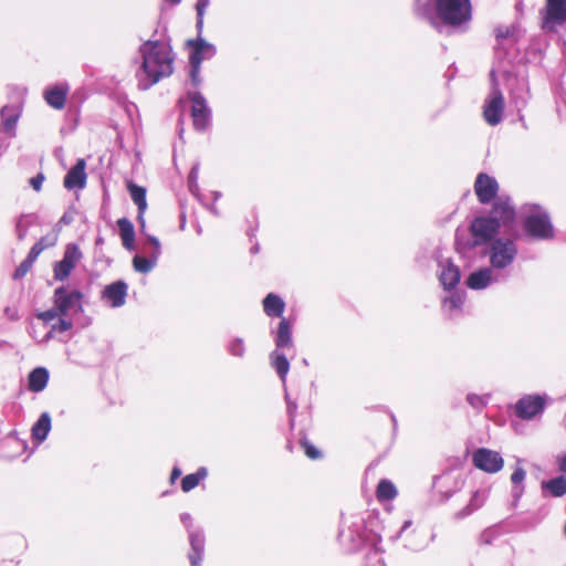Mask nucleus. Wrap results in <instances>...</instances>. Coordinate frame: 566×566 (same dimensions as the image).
Returning <instances> with one entry per match:
<instances>
[{
  "label": "nucleus",
  "mask_w": 566,
  "mask_h": 566,
  "mask_svg": "<svg viewBox=\"0 0 566 566\" xmlns=\"http://www.w3.org/2000/svg\"><path fill=\"white\" fill-rule=\"evenodd\" d=\"M413 12L440 33L444 28L464 32L472 20L470 0H415Z\"/></svg>",
  "instance_id": "obj_1"
},
{
  "label": "nucleus",
  "mask_w": 566,
  "mask_h": 566,
  "mask_svg": "<svg viewBox=\"0 0 566 566\" xmlns=\"http://www.w3.org/2000/svg\"><path fill=\"white\" fill-rule=\"evenodd\" d=\"M377 524L378 517L371 513L367 517L363 514H342L337 538L343 549L350 554L364 548L369 551L379 545L381 536L375 530Z\"/></svg>",
  "instance_id": "obj_2"
},
{
  "label": "nucleus",
  "mask_w": 566,
  "mask_h": 566,
  "mask_svg": "<svg viewBox=\"0 0 566 566\" xmlns=\"http://www.w3.org/2000/svg\"><path fill=\"white\" fill-rule=\"evenodd\" d=\"M515 208L511 205L509 198L500 197L493 202L489 216H478L470 223V233L473 237V245L486 247L493 240L500 238L501 226L505 231L514 229Z\"/></svg>",
  "instance_id": "obj_3"
},
{
  "label": "nucleus",
  "mask_w": 566,
  "mask_h": 566,
  "mask_svg": "<svg viewBox=\"0 0 566 566\" xmlns=\"http://www.w3.org/2000/svg\"><path fill=\"white\" fill-rule=\"evenodd\" d=\"M142 64L137 71L138 86L148 90L161 78L168 77L174 72V57L168 49L159 40H147L139 46Z\"/></svg>",
  "instance_id": "obj_4"
},
{
  "label": "nucleus",
  "mask_w": 566,
  "mask_h": 566,
  "mask_svg": "<svg viewBox=\"0 0 566 566\" xmlns=\"http://www.w3.org/2000/svg\"><path fill=\"white\" fill-rule=\"evenodd\" d=\"M504 233L505 235L493 240L483 249V254L489 258L490 268L496 271L511 266L518 253L516 241L520 232L516 226Z\"/></svg>",
  "instance_id": "obj_5"
},
{
  "label": "nucleus",
  "mask_w": 566,
  "mask_h": 566,
  "mask_svg": "<svg viewBox=\"0 0 566 566\" xmlns=\"http://www.w3.org/2000/svg\"><path fill=\"white\" fill-rule=\"evenodd\" d=\"M522 227L525 235L533 240L548 241L555 237L551 217L539 205L530 206L528 213L523 218Z\"/></svg>",
  "instance_id": "obj_6"
},
{
  "label": "nucleus",
  "mask_w": 566,
  "mask_h": 566,
  "mask_svg": "<svg viewBox=\"0 0 566 566\" xmlns=\"http://www.w3.org/2000/svg\"><path fill=\"white\" fill-rule=\"evenodd\" d=\"M493 67L496 69V74L500 73L502 75L505 87L509 91L510 103L520 114L530 99V88L526 76L514 73L512 69L505 67L503 63H499Z\"/></svg>",
  "instance_id": "obj_7"
},
{
  "label": "nucleus",
  "mask_w": 566,
  "mask_h": 566,
  "mask_svg": "<svg viewBox=\"0 0 566 566\" xmlns=\"http://www.w3.org/2000/svg\"><path fill=\"white\" fill-rule=\"evenodd\" d=\"M491 91L483 104V118L490 126H496L503 119L505 101L500 88L496 69L490 71Z\"/></svg>",
  "instance_id": "obj_8"
},
{
  "label": "nucleus",
  "mask_w": 566,
  "mask_h": 566,
  "mask_svg": "<svg viewBox=\"0 0 566 566\" xmlns=\"http://www.w3.org/2000/svg\"><path fill=\"white\" fill-rule=\"evenodd\" d=\"M187 98L191 102L190 116L196 132L205 133L211 127L212 109L199 91H188Z\"/></svg>",
  "instance_id": "obj_9"
},
{
  "label": "nucleus",
  "mask_w": 566,
  "mask_h": 566,
  "mask_svg": "<svg viewBox=\"0 0 566 566\" xmlns=\"http://www.w3.org/2000/svg\"><path fill=\"white\" fill-rule=\"evenodd\" d=\"M83 298L84 294L80 290H70L67 285H61L54 290L53 305L60 312V316H66L70 312H83Z\"/></svg>",
  "instance_id": "obj_10"
},
{
  "label": "nucleus",
  "mask_w": 566,
  "mask_h": 566,
  "mask_svg": "<svg viewBox=\"0 0 566 566\" xmlns=\"http://www.w3.org/2000/svg\"><path fill=\"white\" fill-rule=\"evenodd\" d=\"M83 253L80 247L70 242L65 245L63 256L53 264V279L57 282H64L82 260Z\"/></svg>",
  "instance_id": "obj_11"
},
{
  "label": "nucleus",
  "mask_w": 566,
  "mask_h": 566,
  "mask_svg": "<svg viewBox=\"0 0 566 566\" xmlns=\"http://www.w3.org/2000/svg\"><path fill=\"white\" fill-rule=\"evenodd\" d=\"M542 28L545 31H555L566 22V0H546L542 11Z\"/></svg>",
  "instance_id": "obj_12"
},
{
  "label": "nucleus",
  "mask_w": 566,
  "mask_h": 566,
  "mask_svg": "<svg viewBox=\"0 0 566 566\" xmlns=\"http://www.w3.org/2000/svg\"><path fill=\"white\" fill-rule=\"evenodd\" d=\"M546 401L539 395H526L514 405L515 415L522 420H531L545 410Z\"/></svg>",
  "instance_id": "obj_13"
},
{
  "label": "nucleus",
  "mask_w": 566,
  "mask_h": 566,
  "mask_svg": "<svg viewBox=\"0 0 566 566\" xmlns=\"http://www.w3.org/2000/svg\"><path fill=\"white\" fill-rule=\"evenodd\" d=\"M473 465L488 473H496L502 470L504 460L502 455L486 448H479L472 455Z\"/></svg>",
  "instance_id": "obj_14"
},
{
  "label": "nucleus",
  "mask_w": 566,
  "mask_h": 566,
  "mask_svg": "<svg viewBox=\"0 0 566 566\" xmlns=\"http://www.w3.org/2000/svg\"><path fill=\"white\" fill-rule=\"evenodd\" d=\"M127 293L128 284L124 280H116L104 286L101 301L112 308H118L125 304Z\"/></svg>",
  "instance_id": "obj_15"
},
{
  "label": "nucleus",
  "mask_w": 566,
  "mask_h": 566,
  "mask_svg": "<svg viewBox=\"0 0 566 566\" xmlns=\"http://www.w3.org/2000/svg\"><path fill=\"white\" fill-rule=\"evenodd\" d=\"M190 48L189 63L202 64L205 60H210L217 54L216 46L202 38V33H197L196 39L187 41Z\"/></svg>",
  "instance_id": "obj_16"
},
{
  "label": "nucleus",
  "mask_w": 566,
  "mask_h": 566,
  "mask_svg": "<svg viewBox=\"0 0 566 566\" xmlns=\"http://www.w3.org/2000/svg\"><path fill=\"white\" fill-rule=\"evenodd\" d=\"M474 190L478 200L482 205H489L499 199L496 198L499 184L494 177H491L485 172H480L478 175L474 184Z\"/></svg>",
  "instance_id": "obj_17"
},
{
  "label": "nucleus",
  "mask_w": 566,
  "mask_h": 566,
  "mask_svg": "<svg viewBox=\"0 0 566 566\" xmlns=\"http://www.w3.org/2000/svg\"><path fill=\"white\" fill-rule=\"evenodd\" d=\"M190 551L188 553V559L191 566H201L205 547L206 536L202 527H197L196 531H191L188 536Z\"/></svg>",
  "instance_id": "obj_18"
},
{
  "label": "nucleus",
  "mask_w": 566,
  "mask_h": 566,
  "mask_svg": "<svg viewBox=\"0 0 566 566\" xmlns=\"http://www.w3.org/2000/svg\"><path fill=\"white\" fill-rule=\"evenodd\" d=\"M441 272L439 273V281L446 291L455 290L461 280V271L451 259L440 262Z\"/></svg>",
  "instance_id": "obj_19"
},
{
  "label": "nucleus",
  "mask_w": 566,
  "mask_h": 566,
  "mask_svg": "<svg viewBox=\"0 0 566 566\" xmlns=\"http://www.w3.org/2000/svg\"><path fill=\"white\" fill-rule=\"evenodd\" d=\"M493 269L490 266L479 268L471 272L465 279V285L474 291L486 289L492 282H499V276L492 275Z\"/></svg>",
  "instance_id": "obj_20"
},
{
  "label": "nucleus",
  "mask_w": 566,
  "mask_h": 566,
  "mask_svg": "<svg viewBox=\"0 0 566 566\" xmlns=\"http://www.w3.org/2000/svg\"><path fill=\"white\" fill-rule=\"evenodd\" d=\"M85 160L77 159L75 165L64 176L63 185L67 190L83 189L86 185Z\"/></svg>",
  "instance_id": "obj_21"
},
{
  "label": "nucleus",
  "mask_w": 566,
  "mask_h": 566,
  "mask_svg": "<svg viewBox=\"0 0 566 566\" xmlns=\"http://www.w3.org/2000/svg\"><path fill=\"white\" fill-rule=\"evenodd\" d=\"M21 115V106L19 104L4 105L0 111L1 130L6 134L14 135L17 123Z\"/></svg>",
  "instance_id": "obj_22"
},
{
  "label": "nucleus",
  "mask_w": 566,
  "mask_h": 566,
  "mask_svg": "<svg viewBox=\"0 0 566 566\" xmlns=\"http://www.w3.org/2000/svg\"><path fill=\"white\" fill-rule=\"evenodd\" d=\"M274 333L275 349L293 347L292 323L282 317Z\"/></svg>",
  "instance_id": "obj_23"
},
{
  "label": "nucleus",
  "mask_w": 566,
  "mask_h": 566,
  "mask_svg": "<svg viewBox=\"0 0 566 566\" xmlns=\"http://www.w3.org/2000/svg\"><path fill=\"white\" fill-rule=\"evenodd\" d=\"M543 497H562L566 494V476L557 475L541 482Z\"/></svg>",
  "instance_id": "obj_24"
},
{
  "label": "nucleus",
  "mask_w": 566,
  "mask_h": 566,
  "mask_svg": "<svg viewBox=\"0 0 566 566\" xmlns=\"http://www.w3.org/2000/svg\"><path fill=\"white\" fill-rule=\"evenodd\" d=\"M526 476V471L521 465V460H517L516 467L511 475V482H512V505L514 507L517 506L521 497L524 494L525 486H524V480Z\"/></svg>",
  "instance_id": "obj_25"
},
{
  "label": "nucleus",
  "mask_w": 566,
  "mask_h": 566,
  "mask_svg": "<svg viewBox=\"0 0 566 566\" xmlns=\"http://www.w3.org/2000/svg\"><path fill=\"white\" fill-rule=\"evenodd\" d=\"M69 88L60 85L50 86L44 91V99L54 109H62L65 106Z\"/></svg>",
  "instance_id": "obj_26"
},
{
  "label": "nucleus",
  "mask_w": 566,
  "mask_h": 566,
  "mask_svg": "<svg viewBox=\"0 0 566 566\" xmlns=\"http://www.w3.org/2000/svg\"><path fill=\"white\" fill-rule=\"evenodd\" d=\"M49 370L45 367H35L28 375V389L32 392H41L48 385Z\"/></svg>",
  "instance_id": "obj_27"
},
{
  "label": "nucleus",
  "mask_w": 566,
  "mask_h": 566,
  "mask_svg": "<svg viewBox=\"0 0 566 566\" xmlns=\"http://www.w3.org/2000/svg\"><path fill=\"white\" fill-rule=\"evenodd\" d=\"M117 227L123 247L128 251H133L135 249L136 237L133 222L127 218H119L117 220Z\"/></svg>",
  "instance_id": "obj_28"
},
{
  "label": "nucleus",
  "mask_w": 566,
  "mask_h": 566,
  "mask_svg": "<svg viewBox=\"0 0 566 566\" xmlns=\"http://www.w3.org/2000/svg\"><path fill=\"white\" fill-rule=\"evenodd\" d=\"M263 311L269 317H281L285 310V302L284 300L275 294V293H269L263 298Z\"/></svg>",
  "instance_id": "obj_29"
},
{
  "label": "nucleus",
  "mask_w": 566,
  "mask_h": 566,
  "mask_svg": "<svg viewBox=\"0 0 566 566\" xmlns=\"http://www.w3.org/2000/svg\"><path fill=\"white\" fill-rule=\"evenodd\" d=\"M51 416L49 412H42L31 429L33 441L42 443L51 430Z\"/></svg>",
  "instance_id": "obj_30"
},
{
  "label": "nucleus",
  "mask_w": 566,
  "mask_h": 566,
  "mask_svg": "<svg viewBox=\"0 0 566 566\" xmlns=\"http://www.w3.org/2000/svg\"><path fill=\"white\" fill-rule=\"evenodd\" d=\"M486 494L485 491L476 490L473 492L469 503L460 511L454 514L455 520H463L471 514H473L476 510H479L485 502Z\"/></svg>",
  "instance_id": "obj_31"
},
{
  "label": "nucleus",
  "mask_w": 566,
  "mask_h": 566,
  "mask_svg": "<svg viewBox=\"0 0 566 566\" xmlns=\"http://www.w3.org/2000/svg\"><path fill=\"white\" fill-rule=\"evenodd\" d=\"M270 364L275 369L280 379L285 384L286 376L290 370V361L281 349H274L270 354Z\"/></svg>",
  "instance_id": "obj_32"
},
{
  "label": "nucleus",
  "mask_w": 566,
  "mask_h": 566,
  "mask_svg": "<svg viewBox=\"0 0 566 566\" xmlns=\"http://www.w3.org/2000/svg\"><path fill=\"white\" fill-rule=\"evenodd\" d=\"M159 256L151 252L148 253V256L136 254L133 258V268L136 272L148 273L157 265Z\"/></svg>",
  "instance_id": "obj_33"
},
{
  "label": "nucleus",
  "mask_w": 566,
  "mask_h": 566,
  "mask_svg": "<svg viewBox=\"0 0 566 566\" xmlns=\"http://www.w3.org/2000/svg\"><path fill=\"white\" fill-rule=\"evenodd\" d=\"M207 475H208L207 468L200 467L195 473L187 474L181 479V483H180L181 490L184 492H190L196 486H198L200 481L206 479Z\"/></svg>",
  "instance_id": "obj_34"
},
{
  "label": "nucleus",
  "mask_w": 566,
  "mask_h": 566,
  "mask_svg": "<svg viewBox=\"0 0 566 566\" xmlns=\"http://www.w3.org/2000/svg\"><path fill=\"white\" fill-rule=\"evenodd\" d=\"M127 188L132 200L137 206V210L140 212H145L147 209L146 188L136 185L132 181L127 185Z\"/></svg>",
  "instance_id": "obj_35"
},
{
  "label": "nucleus",
  "mask_w": 566,
  "mask_h": 566,
  "mask_svg": "<svg viewBox=\"0 0 566 566\" xmlns=\"http://www.w3.org/2000/svg\"><path fill=\"white\" fill-rule=\"evenodd\" d=\"M376 495L379 501H390L397 496V489L390 480L381 479L378 482Z\"/></svg>",
  "instance_id": "obj_36"
},
{
  "label": "nucleus",
  "mask_w": 566,
  "mask_h": 566,
  "mask_svg": "<svg viewBox=\"0 0 566 566\" xmlns=\"http://www.w3.org/2000/svg\"><path fill=\"white\" fill-rule=\"evenodd\" d=\"M451 294L443 298V306L450 312L453 313L455 311H460L465 300L464 292H460L459 290L450 291Z\"/></svg>",
  "instance_id": "obj_37"
},
{
  "label": "nucleus",
  "mask_w": 566,
  "mask_h": 566,
  "mask_svg": "<svg viewBox=\"0 0 566 566\" xmlns=\"http://www.w3.org/2000/svg\"><path fill=\"white\" fill-rule=\"evenodd\" d=\"M199 176V164H195L188 175V189L192 196H195L201 203H203V197L200 195V188L198 185Z\"/></svg>",
  "instance_id": "obj_38"
},
{
  "label": "nucleus",
  "mask_w": 566,
  "mask_h": 566,
  "mask_svg": "<svg viewBox=\"0 0 566 566\" xmlns=\"http://www.w3.org/2000/svg\"><path fill=\"white\" fill-rule=\"evenodd\" d=\"M454 247L459 253H468L479 245H473V237L469 239L462 234L459 229H457L454 235Z\"/></svg>",
  "instance_id": "obj_39"
},
{
  "label": "nucleus",
  "mask_w": 566,
  "mask_h": 566,
  "mask_svg": "<svg viewBox=\"0 0 566 566\" xmlns=\"http://www.w3.org/2000/svg\"><path fill=\"white\" fill-rule=\"evenodd\" d=\"M228 353L238 358H242L245 355L244 340L241 337H233L227 345Z\"/></svg>",
  "instance_id": "obj_40"
},
{
  "label": "nucleus",
  "mask_w": 566,
  "mask_h": 566,
  "mask_svg": "<svg viewBox=\"0 0 566 566\" xmlns=\"http://www.w3.org/2000/svg\"><path fill=\"white\" fill-rule=\"evenodd\" d=\"M210 0H197L196 2V30L197 33H202L203 31V19L206 9L208 8Z\"/></svg>",
  "instance_id": "obj_41"
},
{
  "label": "nucleus",
  "mask_w": 566,
  "mask_h": 566,
  "mask_svg": "<svg viewBox=\"0 0 566 566\" xmlns=\"http://www.w3.org/2000/svg\"><path fill=\"white\" fill-rule=\"evenodd\" d=\"M300 446L304 450V453L311 460H317L323 457L321 450H318L314 444H312L305 434L300 437Z\"/></svg>",
  "instance_id": "obj_42"
},
{
  "label": "nucleus",
  "mask_w": 566,
  "mask_h": 566,
  "mask_svg": "<svg viewBox=\"0 0 566 566\" xmlns=\"http://www.w3.org/2000/svg\"><path fill=\"white\" fill-rule=\"evenodd\" d=\"M31 218H32V216H30V214H22L17 220L15 232H17V238L19 241H22L25 239V237L28 234V229L31 224V221H30Z\"/></svg>",
  "instance_id": "obj_43"
},
{
  "label": "nucleus",
  "mask_w": 566,
  "mask_h": 566,
  "mask_svg": "<svg viewBox=\"0 0 566 566\" xmlns=\"http://www.w3.org/2000/svg\"><path fill=\"white\" fill-rule=\"evenodd\" d=\"M365 559L366 562L364 566H385L379 545L373 549L367 551Z\"/></svg>",
  "instance_id": "obj_44"
},
{
  "label": "nucleus",
  "mask_w": 566,
  "mask_h": 566,
  "mask_svg": "<svg viewBox=\"0 0 566 566\" xmlns=\"http://www.w3.org/2000/svg\"><path fill=\"white\" fill-rule=\"evenodd\" d=\"M465 400L474 410L481 411L488 405L489 395L468 394Z\"/></svg>",
  "instance_id": "obj_45"
},
{
  "label": "nucleus",
  "mask_w": 566,
  "mask_h": 566,
  "mask_svg": "<svg viewBox=\"0 0 566 566\" xmlns=\"http://www.w3.org/2000/svg\"><path fill=\"white\" fill-rule=\"evenodd\" d=\"M201 65L189 63V83L193 88H199L202 84Z\"/></svg>",
  "instance_id": "obj_46"
},
{
  "label": "nucleus",
  "mask_w": 566,
  "mask_h": 566,
  "mask_svg": "<svg viewBox=\"0 0 566 566\" xmlns=\"http://www.w3.org/2000/svg\"><path fill=\"white\" fill-rule=\"evenodd\" d=\"M34 262L25 258L13 272V280H21L31 270Z\"/></svg>",
  "instance_id": "obj_47"
},
{
  "label": "nucleus",
  "mask_w": 566,
  "mask_h": 566,
  "mask_svg": "<svg viewBox=\"0 0 566 566\" xmlns=\"http://www.w3.org/2000/svg\"><path fill=\"white\" fill-rule=\"evenodd\" d=\"M53 244H54V242H51V243L35 242V243L31 247V249H30V251H29V253H28L27 258H28L30 261L35 262V260H36V259H38V256L41 254V252H42L45 248H48L49 245H53Z\"/></svg>",
  "instance_id": "obj_48"
},
{
  "label": "nucleus",
  "mask_w": 566,
  "mask_h": 566,
  "mask_svg": "<svg viewBox=\"0 0 566 566\" xmlns=\"http://www.w3.org/2000/svg\"><path fill=\"white\" fill-rule=\"evenodd\" d=\"M35 316L39 319H41L45 323H49V322L53 321L55 317L60 316V312L56 310L55 305H53L52 308L43 311V312H39L35 314Z\"/></svg>",
  "instance_id": "obj_49"
},
{
  "label": "nucleus",
  "mask_w": 566,
  "mask_h": 566,
  "mask_svg": "<svg viewBox=\"0 0 566 566\" xmlns=\"http://www.w3.org/2000/svg\"><path fill=\"white\" fill-rule=\"evenodd\" d=\"M64 317L65 316H59V321L52 325V331L64 333L73 327L72 321Z\"/></svg>",
  "instance_id": "obj_50"
},
{
  "label": "nucleus",
  "mask_w": 566,
  "mask_h": 566,
  "mask_svg": "<svg viewBox=\"0 0 566 566\" xmlns=\"http://www.w3.org/2000/svg\"><path fill=\"white\" fill-rule=\"evenodd\" d=\"M147 243L151 245V250L149 252L160 255L161 254V244L157 237L151 234H146Z\"/></svg>",
  "instance_id": "obj_51"
},
{
  "label": "nucleus",
  "mask_w": 566,
  "mask_h": 566,
  "mask_svg": "<svg viewBox=\"0 0 566 566\" xmlns=\"http://www.w3.org/2000/svg\"><path fill=\"white\" fill-rule=\"evenodd\" d=\"M296 410H297L296 401L295 400L289 401V403L286 405V412H287L289 423H290L291 428H293L295 424Z\"/></svg>",
  "instance_id": "obj_52"
},
{
  "label": "nucleus",
  "mask_w": 566,
  "mask_h": 566,
  "mask_svg": "<svg viewBox=\"0 0 566 566\" xmlns=\"http://www.w3.org/2000/svg\"><path fill=\"white\" fill-rule=\"evenodd\" d=\"M180 522L187 530L188 535L191 533V531H196V528H197V527L192 526V517L189 513H181Z\"/></svg>",
  "instance_id": "obj_53"
},
{
  "label": "nucleus",
  "mask_w": 566,
  "mask_h": 566,
  "mask_svg": "<svg viewBox=\"0 0 566 566\" xmlns=\"http://www.w3.org/2000/svg\"><path fill=\"white\" fill-rule=\"evenodd\" d=\"M513 32H514L513 28H510V27L502 28V27H500V28L496 29V40L501 41V40L507 39V38L513 35Z\"/></svg>",
  "instance_id": "obj_54"
},
{
  "label": "nucleus",
  "mask_w": 566,
  "mask_h": 566,
  "mask_svg": "<svg viewBox=\"0 0 566 566\" xmlns=\"http://www.w3.org/2000/svg\"><path fill=\"white\" fill-rule=\"evenodd\" d=\"M44 179H45L44 175L42 172H39L36 176H34L30 179V186L35 191H40Z\"/></svg>",
  "instance_id": "obj_55"
},
{
  "label": "nucleus",
  "mask_w": 566,
  "mask_h": 566,
  "mask_svg": "<svg viewBox=\"0 0 566 566\" xmlns=\"http://www.w3.org/2000/svg\"><path fill=\"white\" fill-rule=\"evenodd\" d=\"M495 538V532L492 530H485L482 532L480 536V541L482 544L490 545Z\"/></svg>",
  "instance_id": "obj_56"
},
{
  "label": "nucleus",
  "mask_w": 566,
  "mask_h": 566,
  "mask_svg": "<svg viewBox=\"0 0 566 566\" xmlns=\"http://www.w3.org/2000/svg\"><path fill=\"white\" fill-rule=\"evenodd\" d=\"M411 525H412V521L411 520L405 521L403 524L401 525L400 530L398 531V533L396 535L391 536V539L392 541H397L401 536V534L403 532H406Z\"/></svg>",
  "instance_id": "obj_57"
},
{
  "label": "nucleus",
  "mask_w": 566,
  "mask_h": 566,
  "mask_svg": "<svg viewBox=\"0 0 566 566\" xmlns=\"http://www.w3.org/2000/svg\"><path fill=\"white\" fill-rule=\"evenodd\" d=\"M4 314L10 321H17L19 318L17 311L11 308L10 306H7L4 308Z\"/></svg>",
  "instance_id": "obj_58"
},
{
  "label": "nucleus",
  "mask_w": 566,
  "mask_h": 566,
  "mask_svg": "<svg viewBox=\"0 0 566 566\" xmlns=\"http://www.w3.org/2000/svg\"><path fill=\"white\" fill-rule=\"evenodd\" d=\"M557 464L560 472L566 474V454H563L557 458Z\"/></svg>",
  "instance_id": "obj_59"
},
{
  "label": "nucleus",
  "mask_w": 566,
  "mask_h": 566,
  "mask_svg": "<svg viewBox=\"0 0 566 566\" xmlns=\"http://www.w3.org/2000/svg\"><path fill=\"white\" fill-rule=\"evenodd\" d=\"M74 218L71 213L69 212H64L63 216L61 217L59 223H62V224H65V226H69L73 222Z\"/></svg>",
  "instance_id": "obj_60"
},
{
  "label": "nucleus",
  "mask_w": 566,
  "mask_h": 566,
  "mask_svg": "<svg viewBox=\"0 0 566 566\" xmlns=\"http://www.w3.org/2000/svg\"><path fill=\"white\" fill-rule=\"evenodd\" d=\"M181 473V469L175 465L170 473V482L174 483L178 478H180Z\"/></svg>",
  "instance_id": "obj_61"
},
{
  "label": "nucleus",
  "mask_w": 566,
  "mask_h": 566,
  "mask_svg": "<svg viewBox=\"0 0 566 566\" xmlns=\"http://www.w3.org/2000/svg\"><path fill=\"white\" fill-rule=\"evenodd\" d=\"M213 216L216 217H220V211L219 209L217 208V206L214 205V202L212 205H207L206 201L203 200V203H202Z\"/></svg>",
  "instance_id": "obj_62"
},
{
  "label": "nucleus",
  "mask_w": 566,
  "mask_h": 566,
  "mask_svg": "<svg viewBox=\"0 0 566 566\" xmlns=\"http://www.w3.org/2000/svg\"><path fill=\"white\" fill-rule=\"evenodd\" d=\"M144 213L145 212H140V211H138V213H137V222H138L140 231L143 233H144L145 228H146V222H145Z\"/></svg>",
  "instance_id": "obj_63"
},
{
  "label": "nucleus",
  "mask_w": 566,
  "mask_h": 566,
  "mask_svg": "<svg viewBox=\"0 0 566 566\" xmlns=\"http://www.w3.org/2000/svg\"><path fill=\"white\" fill-rule=\"evenodd\" d=\"M453 495V491H446V492H441V500L443 502L448 501L450 497H452Z\"/></svg>",
  "instance_id": "obj_64"
}]
</instances>
